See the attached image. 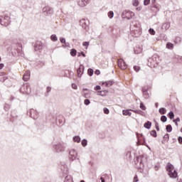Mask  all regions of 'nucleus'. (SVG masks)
I'll return each instance as SVG.
<instances>
[{
	"mask_svg": "<svg viewBox=\"0 0 182 182\" xmlns=\"http://www.w3.org/2000/svg\"><path fill=\"white\" fill-rule=\"evenodd\" d=\"M130 30L132 33H134L135 38H139L141 35V28L140 26L137 25V22H132L130 26Z\"/></svg>",
	"mask_w": 182,
	"mask_h": 182,
	"instance_id": "nucleus-1",
	"label": "nucleus"
},
{
	"mask_svg": "<svg viewBox=\"0 0 182 182\" xmlns=\"http://www.w3.org/2000/svg\"><path fill=\"white\" fill-rule=\"evenodd\" d=\"M166 171H168V175L169 177H171V178H177V171L174 169V166H173L171 164L168 163L166 166Z\"/></svg>",
	"mask_w": 182,
	"mask_h": 182,
	"instance_id": "nucleus-2",
	"label": "nucleus"
},
{
	"mask_svg": "<svg viewBox=\"0 0 182 182\" xmlns=\"http://www.w3.org/2000/svg\"><path fill=\"white\" fill-rule=\"evenodd\" d=\"M0 23L3 26H8L9 23H11V18L8 16H5L4 17H1L0 18Z\"/></svg>",
	"mask_w": 182,
	"mask_h": 182,
	"instance_id": "nucleus-3",
	"label": "nucleus"
},
{
	"mask_svg": "<svg viewBox=\"0 0 182 182\" xmlns=\"http://www.w3.org/2000/svg\"><path fill=\"white\" fill-rule=\"evenodd\" d=\"M53 147L57 153H62V151H65L66 149V146L62 144H57Z\"/></svg>",
	"mask_w": 182,
	"mask_h": 182,
	"instance_id": "nucleus-4",
	"label": "nucleus"
},
{
	"mask_svg": "<svg viewBox=\"0 0 182 182\" xmlns=\"http://www.w3.org/2000/svg\"><path fill=\"white\" fill-rule=\"evenodd\" d=\"M76 157H77V152L75 149H71L69 151V159L70 160H76Z\"/></svg>",
	"mask_w": 182,
	"mask_h": 182,
	"instance_id": "nucleus-5",
	"label": "nucleus"
},
{
	"mask_svg": "<svg viewBox=\"0 0 182 182\" xmlns=\"http://www.w3.org/2000/svg\"><path fill=\"white\" fill-rule=\"evenodd\" d=\"M30 116L32 117V119H34V120H36L38 117H39V112L36 111V109H30Z\"/></svg>",
	"mask_w": 182,
	"mask_h": 182,
	"instance_id": "nucleus-6",
	"label": "nucleus"
},
{
	"mask_svg": "<svg viewBox=\"0 0 182 182\" xmlns=\"http://www.w3.org/2000/svg\"><path fill=\"white\" fill-rule=\"evenodd\" d=\"M118 66L122 69V70H125V69H127V65L124 62L123 59H119L118 60Z\"/></svg>",
	"mask_w": 182,
	"mask_h": 182,
	"instance_id": "nucleus-7",
	"label": "nucleus"
},
{
	"mask_svg": "<svg viewBox=\"0 0 182 182\" xmlns=\"http://www.w3.org/2000/svg\"><path fill=\"white\" fill-rule=\"evenodd\" d=\"M43 12L44 14H47V15H52L53 14V9H52L50 6H45L43 8Z\"/></svg>",
	"mask_w": 182,
	"mask_h": 182,
	"instance_id": "nucleus-8",
	"label": "nucleus"
},
{
	"mask_svg": "<svg viewBox=\"0 0 182 182\" xmlns=\"http://www.w3.org/2000/svg\"><path fill=\"white\" fill-rule=\"evenodd\" d=\"M80 25L84 29H86L87 26H89V20L87 19H81L80 21Z\"/></svg>",
	"mask_w": 182,
	"mask_h": 182,
	"instance_id": "nucleus-9",
	"label": "nucleus"
},
{
	"mask_svg": "<svg viewBox=\"0 0 182 182\" xmlns=\"http://www.w3.org/2000/svg\"><path fill=\"white\" fill-rule=\"evenodd\" d=\"M85 70V66L82 65H80V68L77 70V76L79 77H82V75H83V71Z\"/></svg>",
	"mask_w": 182,
	"mask_h": 182,
	"instance_id": "nucleus-10",
	"label": "nucleus"
},
{
	"mask_svg": "<svg viewBox=\"0 0 182 182\" xmlns=\"http://www.w3.org/2000/svg\"><path fill=\"white\" fill-rule=\"evenodd\" d=\"M89 2H90V0H80L78 1V5L79 6L84 7L86 6Z\"/></svg>",
	"mask_w": 182,
	"mask_h": 182,
	"instance_id": "nucleus-11",
	"label": "nucleus"
},
{
	"mask_svg": "<svg viewBox=\"0 0 182 182\" xmlns=\"http://www.w3.org/2000/svg\"><path fill=\"white\" fill-rule=\"evenodd\" d=\"M142 93L144 99H149L150 97V95H149V92H147V87H142Z\"/></svg>",
	"mask_w": 182,
	"mask_h": 182,
	"instance_id": "nucleus-12",
	"label": "nucleus"
},
{
	"mask_svg": "<svg viewBox=\"0 0 182 182\" xmlns=\"http://www.w3.org/2000/svg\"><path fill=\"white\" fill-rule=\"evenodd\" d=\"M23 89H24V93H26V95H31V86L26 84V85L23 86Z\"/></svg>",
	"mask_w": 182,
	"mask_h": 182,
	"instance_id": "nucleus-13",
	"label": "nucleus"
},
{
	"mask_svg": "<svg viewBox=\"0 0 182 182\" xmlns=\"http://www.w3.org/2000/svg\"><path fill=\"white\" fill-rule=\"evenodd\" d=\"M31 77V72L28 71L27 73L24 74L23 76V80L28 82Z\"/></svg>",
	"mask_w": 182,
	"mask_h": 182,
	"instance_id": "nucleus-14",
	"label": "nucleus"
},
{
	"mask_svg": "<svg viewBox=\"0 0 182 182\" xmlns=\"http://www.w3.org/2000/svg\"><path fill=\"white\" fill-rule=\"evenodd\" d=\"M136 14L133 11H127L126 13V18L128 19H132Z\"/></svg>",
	"mask_w": 182,
	"mask_h": 182,
	"instance_id": "nucleus-15",
	"label": "nucleus"
},
{
	"mask_svg": "<svg viewBox=\"0 0 182 182\" xmlns=\"http://www.w3.org/2000/svg\"><path fill=\"white\" fill-rule=\"evenodd\" d=\"M132 109H124L122 110V114L124 116H132Z\"/></svg>",
	"mask_w": 182,
	"mask_h": 182,
	"instance_id": "nucleus-16",
	"label": "nucleus"
},
{
	"mask_svg": "<svg viewBox=\"0 0 182 182\" xmlns=\"http://www.w3.org/2000/svg\"><path fill=\"white\" fill-rule=\"evenodd\" d=\"M170 28V23L166 22L162 25V29L167 31V29Z\"/></svg>",
	"mask_w": 182,
	"mask_h": 182,
	"instance_id": "nucleus-17",
	"label": "nucleus"
},
{
	"mask_svg": "<svg viewBox=\"0 0 182 182\" xmlns=\"http://www.w3.org/2000/svg\"><path fill=\"white\" fill-rule=\"evenodd\" d=\"M64 182H73V178H72V176L68 175L65 177Z\"/></svg>",
	"mask_w": 182,
	"mask_h": 182,
	"instance_id": "nucleus-18",
	"label": "nucleus"
},
{
	"mask_svg": "<svg viewBox=\"0 0 182 182\" xmlns=\"http://www.w3.org/2000/svg\"><path fill=\"white\" fill-rule=\"evenodd\" d=\"M102 85H105L106 87H110V86H112V85H113V82L106 81L105 82H102Z\"/></svg>",
	"mask_w": 182,
	"mask_h": 182,
	"instance_id": "nucleus-19",
	"label": "nucleus"
},
{
	"mask_svg": "<svg viewBox=\"0 0 182 182\" xmlns=\"http://www.w3.org/2000/svg\"><path fill=\"white\" fill-rule=\"evenodd\" d=\"M157 55H153L151 58L149 59V62H151V60H154V63H157Z\"/></svg>",
	"mask_w": 182,
	"mask_h": 182,
	"instance_id": "nucleus-20",
	"label": "nucleus"
},
{
	"mask_svg": "<svg viewBox=\"0 0 182 182\" xmlns=\"http://www.w3.org/2000/svg\"><path fill=\"white\" fill-rule=\"evenodd\" d=\"M144 127H145V129H150V127H151V122L148 121L144 124Z\"/></svg>",
	"mask_w": 182,
	"mask_h": 182,
	"instance_id": "nucleus-21",
	"label": "nucleus"
},
{
	"mask_svg": "<svg viewBox=\"0 0 182 182\" xmlns=\"http://www.w3.org/2000/svg\"><path fill=\"white\" fill-rule=\"evenodd\" d=\"M73 141H75L76 143H80V136H74Z\"/></svg>",
	"mask_w": 182,
	"mask_h": 182,
	"instance_id": "nucleus-22",
	"label": "nucleus"
},
{
	"mask_svg": "<svg viewBox=\"0 0 182 182\" xmlns=\"http://www.w3.org/2000/svg\"><path fill=\"white\" fill-rule=\"evenodd\" d=\"M159 112L160 114H166L167 110L166 109V108H160Z\"/></svg>",
	"mask_w": 182,
	"mask_h": 182,
	"instance_id": "nucleus-23",
	"label": "nucleus"
},
{
	"mask_svg": "<svg viewBox=\"0 0 182 182\" xmlns=\"http://www.w3.org/2000/svg\"><path fill=\"white\" fill-rule=\"evenodd\" d=\"M140 2L139 0H132V5L133 6H139Z\"/></svg>",
	"mask_w": 182,
	"mask_h": 182,
	"instance_id": "nucleus-24",
	"label": "nucleus"
},
{
	"mask_svg": "<svg viewBox=\"0 0 182 182\" xmlns=\"http://www.w3.org/2000/svg\"><path fill=\"white\" fill-rule=\"evenodd\" d=\"M50 39L51 41H53V42H56V41H58V37L56 36V34L51 35Z\"/></svg>",
	"mask_w": 182,
	"mask_h": 182,
	"instance_id": "nucleus-25",
	"label": "nucleus"
},
{
	"mask_svg": "<svg viewBox=\"0 0 182 182\" xmlns=\"http://www.w3.org/2000/svg\"><path fill=\"white\" fill-rule=\"evenodd\" d=\"M166 48L167 49H173L174 48V45L171 43H167Z\"/></svg>",
	"mask_w": 182,
	"mask_h": 182,
	"instance_id": "nucleus-26",
	"label": "nucleus"
},
{
	"mask_svg": "<svg viewBox=\"0 0 182 182\" xmlns=\"http://www.w3.org/2000/svg\"><path fill=\"white\" fill-rule=\"evenodd\" d=\"M173 131V127L168 124L166 126V132H168V133H171V132Z\"/></svg>",
	"mask_w": 182,
	"mask_h": 182,
	"instance_id": "nucleus-27",
	"label": "nucleus"
},
{
	"mask_svg": "<svg viewBox=\"0 0 182 182\" xmlns=\"http://www.w3.org/2000/svg\"><path fill=\"white\" fill-rule=\"evenodd\" d=\"M42 50V46L41 44H36L35 46V50Z\"/></svg>",
	"mask_w": 182,
	"mask_h": 182,
	"instance_id": "nucleus-28",
	"label": "nucleus"
},
{
	"mask_svg": "<svg viewBox=\"0 0 182 182\" xmlns=\"http://www.w3.org/2000/svg\"><path fill=\"white\" fill-rule=\"evenodd\" d=\"M168 116L169 117V119H174V112H173L172 111H171L168 114Z\"/></svg>",
	"mask_w": 182,
	"mask_h": 182,
	"instance_id": "nucleus-29",
	"label": "nucleus"
},
{
	"mask_svg": "<svg viewBox=\"0 0 182 182\" xmlns=\"http://www.w3.org/2000/svg\"><path fill=\"white\" fill-rule=\"evenodd\" d=\"M108 16L110 19H112L113 18V16H114V13L112 11H109Z\"/></svg>",
	"mask_w": 182,
	"mask_h": 182,
	"instance_id": "nucleus-30",
	"label": "nucleus"
},
{
	"mask_svg": "<svg viewBox=\"0 0 182 182\" xmlns=\"http://www.w3.org/2000/svg\"><path fill=\"white\" fill-rule=\"evenodd\" d=\"M143 50L141 49V48H138V50H137V48H135L134 49V53H136V55H139V53H141V51H142Z\"/></svg>",
	"mask_w": 182,
	"mask_h": 182,
	"instance_id": "nucleus-31",
	"label": "nucleus"
},
{
	"mask_svg": "<svg viewBox=\"0 0 182 182\" xmlns=\"http://www.w3.org/2000/svg\"><path fill=\"white\" fill-rule=\"evenodd\" d=\"M161 121L163 122V123H166V122H167V117L164 115L161 116Z\"/></svg>",
	"mask_w": 182,
	"mask_h": 182,
	"instance_id": "nucleus-32",
	"label": "nucleus"
},
{
	"mask_svg": "<svg viewBox=\"0 0 182 182\" xmlns=\"http://www.w3.org/2000/svg\"><path fill=\"white\" fill-rule=\"evenodd\" d=\"M81 143L83 147H86V146H87V140L86 139H83Z\"/></svg>",
	"mask_w": 182,
	"mask_h": 182,
	"instance_id": "nucleus-33",
	"label": "nucleus"
},
{
	"mask_svg": "<svg viewBox=\"0 0 182 182\" xmlns=\"http://www.w3.org/2000/svg\"><path fill=\"white\" fill-rule=\"evenodd\" d=\"M151 136H153V137H157V132L156 130H152L151 132Z\"/></svg>",
	"mask_w": 182,
	"mask_h": 182,
	"instance_id": "nucleus-34",
	"label": "nucleus"
},
{
	"mask_svg": "<svg viewBox=\"0 0 182 182\" xmlns=\"http://www.w3.org/2000/svg\"><path fill=\"white\" fill-rule=\"evenodd\" d=\"M87 73H88L89 76H93V70L92 68H89Z\"/></svg>",
	"mask_w": 182,
	"mask_h": 182,
	"instance_id": "nucleus-35",
	"label": "nucleus"
},
{
	"mask_svg": "<svg viewBox=\"0 0 182 182\" xmlns=\"http://www.w3.org/2000/svg\"><path fill=\"white\" fill-rule=\"evenodd\" d=\"M149 33H150V35H156V31L153 28H149Z\"/></svg>",
	"mask_w": 182,
	"mask_h": 182,
	"instance_id": "nucleus-36",
	"label": "nucleus"
},
{
	"mask_svg": "<svg viewBox=\"0 0 182 182\" xmlns=\"http://www.w3.org/2000/svg\"><path fill=\"white\" fill-rule=\"evenodd\" d=\"M77 53V51L75 49H72L71 51H70V55L71 56H75Z\"/></svg>",
	"mask_w": 182,
	"mask_h": 182,
	"instance_id": "nucleus-37",
	"label": "nucleus"
},
{
	"mask_svg": "<svg viewBox=\"0 0 182 182\" xmlns=\"http://www.w3.org/2000/svg\"><path fill=\"white\" fill-rule=\"evenodd\" d=\"M140 109H141V110H146V106H144V105L143 104V102L140 103V106H139Z\"/></svg>",
	"mask_w": 182,
	"mask_h": 182,
	"instance_id": "nucleus-38",
	"label": "nucleus"
},
{
	"mask_svg": "<svg viewBox=\"0 0 182 182\" xmlns=\"http://www.w3.org/2000/svg\"><path fill=\"white\" fill-rule=\"evenodd\" d=\"M132 112H134V113H136V114H141V110H134V109H131Z\"/></svg>",
	"mask_w": 182,
	"mask_h": 182,
	"instance_id": "nucleus-39",
	"label": "nucleus"
},
{
	"mask_svg": "<svg viewBox=\"0 0 182 182\" xmlns=\"http://www.w3.org/2000/svg\"><path fill=\"white\" fill-rule=\"evenodd\" d=\"M150 4V0H144V6H147Z\"/></svg>",
	"mask_w": 182,
	"mask_h": 182,
	"instance_id": "nucleus-40",
	"label": "nucleus"
},
{
	"mask_svg": "<svg viewBox=\"0 0 182 182\" xmlns=\"http://www.w3.org/2000/svg\"><path fill=\"white\" fill-rule=\"evenodd\" d=\"M169 135L168 134H166L164 136V140H166V141H168Z\"/></svg>",
	"mask_w": 182,
	"mask_h": 182,
	"instance_id": "nucleus-41",
	"label": "nucleus"
},
{
	"mask_svg": "<svg viewBox=\"0 0 182 182\" xmlns=\"http://www.w3.org/2000/svg\"><path fill=\"white\" fill-rule=\"evenodd\" d=\"M84 103L86 105V106H88V105H90V100L86 99L85 100Z\"/></svg>",
	"mask_w": 182,
	"mask_h": 182,
	"instance_id": "nucleus-42",
	"label": "nucleus"
},
{
	"mask_svg": "<svg viewBox=\"0 0 182 182\" xmlns=\"http://www.w3.org/2000/svg\"><path fill=\"white\" fill-rule=\"evenodd\" d=\"M103 110H104V113L105 114H109V109L105 107Z\"/></svg>",
	"mask_w": 182,
	"mask_h": 182,
	"instance_id": "nucleus-43",
	"label": "nucleus"
},
{
	"mask_svg": "<svg viewBox=\"0 0 182 182\" xmlns=\"http://www.w3.org/2000/svg\"><path fill=\"white\" fill-rule=\"evenodd\" d=\"M61 43H66V39L65 38H60Z\"/></svg>",
	"mask_w": 182,
	"mask_h": 182,
	"instance_id": "nucleus-44",
	"label": "nucleus"
},
{
	"mask_svg": "<svg viewBox=\"0 0 182 182\" xmlns=\"http://www.w3.org/2000/svg\"><path fill=\"white\" fill-rule=\"evenodd\" d=\"M134 70H135V72H139L140 70V67L139 66H134Z\"/></svg>",
	"mask_w": 182,
	"mask_h": 182,
	"instance_id": "nucleus-45",
	"label": "nucleus"
},
{
	"mask_svg": "<svg viewBox=\"0 0 182 182\" xmlns=\"http://www.w3.org/2000/svg\"><path fill=\"white\" fill-rule=\"evenodd\" d=\"M82 45L84 46H86V49H87V46H89V42L87 41L83 42Z\"/></svg>",
	"mask_w": 182,
	"mask_h": 182,
	"instance_id": "nucleus-46",
	"label": "nucleus"
},
{
	"mask_svg": "<svg viewBox=\"0 0 182 182\" xmlns=\"http://www.w3.org/2000/svg\"><path fill=\"white\" fill-rule=\"evenodd\" d=\"M72 87L73 88V89H75V90H77V85H76V84H72Z\"/></svg>",
	"mask_w": 182,
	"mask_h": 182,
	"instance_id": "nucleus-47",
	"label": "nucleus"
},
{
	"mask_svg": "<svg viewBox=\"0 0 182 182\" xmlns=\"http://www.w3.org/2000/svg\"><path fill=\"white\" fill-rule=\"evenodd\" d=\"M141 9H143V7L141 6H139L136 8V11H137L138 12H140V11H141Z\"/></svg>",
	"mask_w": 182,
	"mask_h": 182,
	"instance_id": "nucleus-48",
	"label": "nucleus"
},
{
	"mask_svg": "<svg viewBox=\"0 0 182 182\" xmlns=\"http://www.w3.org/2000/svg\"><path fill=\"white\" fill-rule=\"evenodd\" d=\"M178 143H180V144H182V137L181 136H178Z\"/></svg>",
	"mask_w": 182,
	"mask_h": 182,
	"instance_id": "nucleus-49",
	"label": "nucleus"
},
{
	"mask_svg": "<svg viewBox=\"0 0 182 182\" xmlns=\"http://www.w3.org/2000/svg\"><path fill=\"white\" fill-rule=\"evenodd\" d=\"M100 89H102V87H101L100 85H97V86L95 87V90H100Z\"/></svg>",
	"mask_w": 182,
	"mask_h": 182,
	"instance_id": "nucleus-50",
	"label": "nucleus"
},
{
	"mask_svg": "<svg viewBox=\"0 0 182 182\" xmlns=\"http://www.w3.org/2000/svg\"><path fill=\"white\" fill-rule=\"evenodd\" d=\"M102 93H103V91H98L97 95V96H103Z\"/></svg>",
	"mask_w": 182,
	"mask_h": 182,
	"instance_id": "nucleus-51",
	"label": "nucleus"
},
{
	"mask_svg": "<svg viewBox=\"0 0 182 182\" xmlns=\"http://www.w3.org/2000/svg\"><path fill=\"white\" fill-rule=\"evenodd\" d=\"M6 79H8V77L6 76H4L2 77V79L1 80V82H5V80H6Z\"/></svg>",
	"mask_w": 182,
	"mask_h": 182,
	"instance_id": "nucleus-52",
	"label": "nucleus"
},
{
	"mask_svg": "<svg viewBox=\"0 0 182 182\" xmlns=\"http://www.w3.org/2000/svg\"><path fill=\"white\" fill-rule=\"evenodd\" d=\"M180 122V118H176V119H173V123H176V122Z\"/></svg>",
	"mask_w": 182,
	"mask_h": 182,
	"instance_id": "nucleus-53",
	"label": "nucleus"
},
{
	"mask_svg": "<svg viewBox=\"0 0 182 182\" xmlns=\"http://www.w3.org/2000/svg\"><path fill=\"white\" fill-rule=\"evenodd\" d=\"M156 129L158 132L160 130V128L159 127V123L156 124Z\"/></svg>",
	"mask_w": 182,
	"mask_h": 182,
	"instance_id": "nucleus-54",
	"label": "nucleus"
},
{
	"mask_svg": "<svg viewBox=\"0 0 182 182\" xmlns=\"http://www.w3.org/2000/svg\"><path fill=\"white\" fill-rule=\"evenodd\" d=\"M139 181V179H137V176H134V181L133 182H137Z\"/></svg>",
	"mask_w": 182,
	"mask_h": 182,
	"instance_id": "nucleus-55",
	"label": "nucleus"
},
{
	"mask_svg": "<svg viewBox=\"0 0 182 182\" xmlns=\"http://www.w3.org/2000/svg\"><path fill=\"white\" fill-rule=\"evenodd\" d=\"M95 75H100V70H95Z\"/></svg>",
	"mask_w": 182,
	"mask_h": 182,
	"instance_id": "nucleus-56",
	"label": "nucleus"
},
{
	"mask_svg": "<svg viewBox=\"0 0 182 182\" xmlns=\"http://www.w3.org/2000/svg\"><path fill=\"white\" fill-rule=\"evenodd\" d=\"M4 66H5L4 63H0V69H4Z\"/></svg>",
	"mask_w": 182,
	"mask_h": 182,
	"instance_id": "nucleus-57",
	"label": "nucleus"
},
{
	"mask_svg": "<svg viewBox=\"0 0 182 182\" xmlns=\"http://www.w3.org/2000/svg\"><path fill=\"white\" fill-rule=\"evenodd\" d=\"M105 182V179H103V178H101L100 180H99V182Z\"/></svg>",
	"mask_w": 182,
	"mask_h": 182,
	"instance_id": "nucleus-58",
	"label": "nucleus"
},
{
	"mask_svg": "<svg viewBox=\"0 0 182 182\" xmlns=\"http://www.w3.org/2000/svg\"><path fill=\"white\" fill-rule=\"evenodd\" d=\"M51 90H52V89L50 88V87H47V91H48V92H50Z\"/></svg>",
	"mask_w": 182,
	"mask_h": 182,
	"instance_id": "nucleus-59",
	"label": "nucleus"
},
{
	"mask_svg": "<svg viewBox=\"0 0 182 182\" xmlns=\"http://www.w3.org/2000/svg\"><path fill=\"white\" fill-rule=\"evenodd\" d=\"M81 55H82L84 58H86V55H85V53L82 52V53H81Z\"/></svg>",
	"mask_w": 182,
	"mask_h": 182,
	"instance_id": "nucleus-60",
	"label": "nucleus"
},
{
	"mask_svg": "<svg viewBox=\"0 0 182 182\" xmlns=\"http://www.w3.org/2000/svg\"><path fill=\"white\" fill-rule=\"evenodd\" d=\"M152 4H156V0H151Z\"/></svg>",
	"mask_w": 182,
	"mask_h": 182,
	"instance_id": "nucleus-61",
	"label": "nucleus"
},
{
	"mask_svg": "<svg viewBox=\"0 0 182 182\" xmlns=\"http://www.w3.org/2000/svg\"><path fill=\"white\" fill-rule=\"evenodd\" d=\"M154 8L157 9V5H156V4H154Z\"/></svg>",
	"mask_w": 182,
	"mask_h": 182,
	"instance_id": "nucleus-62",
	"label": "nucleus"
},
{
	"mask_svg": "<svg viewBox=\"0 0 182 182\" xmlns=\"http://www.w3.org/2000/svg\"><path fill=\"white\" fill-rule=\"evenodd\" d=\"M176 126H178V123L176 122H174Z\"/></svg>",
	"mask_w": 182,
	"mask_h": 182,
	"instance_id": "nucleus-63",
	"label": "nucleus"
},
{
	"mask_svg": "<svg viewBox=\"0 0 182 182\" xmlns=\"http://www.w3.org/2000/svg\"><path fill=\"white\" fill-rule=\"evenodd\" d=\"M155 106H156V107H157L159 106V104H158V103H156V104H155Z\"/></svg>",
	"mask_w": 182,
	"mask_h": 182,
	"instance_id": "nucleus-64",
	"label": "nucleus"
}]
</instances>
